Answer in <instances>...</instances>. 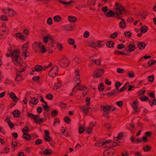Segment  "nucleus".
<instances>
[{"instance_id": "f257e3e1", "label": "nucleus", "mask_w": 156, "mask_h": 156, "mask_svg": "<svg viewBox=\"0 0 156 156\" xmlns=\"http://www.w3.org/2000/svg\"><path fill=\"white\" fill-rule=\"evenodd\" d=\"M113 10L115 13V16L117 19H121L120 16L124 15L126 12L124 7L121 4L116 2L115 4Z\"/></svg>"}, {"instance_id": "f03ea898", "label": "nucleus", "mask_w": 156, "mask_h": 156, "mask_svg": "<svg viewBox=\"0 0 156 156\" xmlns=\"http://www.w3.org/2000/svg\"><path fill=\"white\" fill-rule=\"evenodd\" d=\"M12 60L14 64L19 66L20 68L18 70L19 73L24 72L26 70L27 65L25 63L23 62L20 57L15 58V60Z\"/></svg>"}, {"instance_id": "7ed1b4c3", "label": "nucleus", "mask_w": 156, "mask_h": 156, "mask_svg": "<svg viewBox=\"0 0 156 156\" xmlns=\"http://www.w3.org/2000/svg\"><path fill=\"white\" fill-rule=\"evenodd\" d=\"M34 50L37 52L44 53L46 51L44 45L41 43H34L32 45Z\"/></svg>"}, {"instance_id": "20e7f679", "label": "nucleus", "mask_w": 156, "mask_h": 156, "mask_svg": "<svg viewBox=\"0 0 156 156\" xmlns=\"http://www.w3.org/2000/svg\"><path fill=\"white\" fill-rule=\"evenodd\" d=\"M58 68L57 66H54L48 72V75L51 77H55L58 74Z\"/></svg>"}, {"instance_id": "39448f33", "label": "nucleus", "mask_w": 156, "mask_h": 156, "mask_svg": "<svg viewBox=\"0 0 156 156\" xmlns=\"http://www.w3.org/2000/svg\"><path fill=\"white\" fill-rule=\"evenodd\" d=\"M105 70L103 69H100L95 70L93 74V76L95 78L100 77L104 73Z\"/></svg>"}, {"instance_id": "423d86ee", "label": "nucleus", "mask_w": 156, "mask_h": 156, "mask_svg": "<svg viewBox=\"0 0 156 156\" xmlns=\"http://www.w3.org/2000/svg\"><path fill=\"white\" fill-rule=\"evenodd\" d=\"M29 43L27 42L24 44L22 47V56L26 57L29 55V52L27 51V49L28 47Z\"/></svg>"}, {"instance_id": "0eeeda50", "label": "nucleus", "mask_w": 156, "mask_h": 156, "mask_svg": "<svg viewBox=\"0 0 156 156\" xmlns=\"http://www.w3.org/2000/svg\"><path fill=\"white\" fill-rule=\"evenodd\" d=\"M102 146L103 147L109 148L112 147L116 146L117 145L116 144H112L111 141L108 140L104 142H103Z\"/></svg>"}, {"instance_id": "6e6552de", "label": "nucleus", "mask_w": 156, "mask_h": 156, "mask_svg": "<svg viewBox=\"0 0 156 156\" xmlns=\"http://www.w3.org/2000/svg\"><path fill=\"white\" fill-rule=\"evenodd\" d=\"M115 151L113 148H110L106 149L104 152V154L106 156H112L115 153Z\"/></svg>"}, {"instance_id": "1a4fd4ad", "label": "nucleus", "mask_w": 156, "mask_h": 156, "mask_svg": "<svg viewBox=\"0 0 156 156\" xmlns=\"http://www.w3.org/2000/svg\"><path fill=\"white\" fill-rule=\"evenodd\" d=\"M20 51L18 50L15 49L11 52L12 60H15V58L20 57Z\"/></svg>"}, {"instance_id": "9d476101", "label": "nucleus", "mask_w": 156, "mask_h": 156, "mask_svg": "<svg viewBox=\"0 0 156 156\" xmlns=\"http://www.w3.org/2000/svg\"><path fill=\"white\" fill-rule=\"evenodd\" d=\"M75 77L74 78L75 81L76 82V84L79 85L80 82V75L79 70L78 69H76L75 71Z\"/></svg>"}, {"instance_id": "9b49d317", "label": "nucleus", "mask_w": 156, "mask_h": 156, "mask_svg": "<svg viewBox=\"0 0 156 156\" xmlns=\"http://www.w3.org/2000/svg\"><path fill=\"white\" fill-rule=\"evenodd\" d=\"M69 63L68 60L67 58H65L61 60L60 65L62 67L65 68L68 66Z\"/></svg>"}, {"instance_id": "f8f14e48", "label": "nucleus", "mask_w": 156, "mask_h": 156, "mask_svg": "<svg viewBox=\"0 0 156 156\" xmlns=\"http://www.w3.org/2000/svg\"><path fill=\"white\" fill-rule=\"evenodd\" d=\"M112 106H101V111L103 112H108L111 110Z\"/></svg>"}, {"instance_id": "ddd939ff", "label": "nucleus", "mask_w": 156, "mask_h": 156, "mask_svg": "<svg viewBox=\"0 0 156 156\" xmlns=\"http://www.w3.org/2000/svg\"><path fill=\"white\" fill-rule=\"evenodd\" d=\"M9 95L10 98L12 99L14 101L17 102L19 100L18 98L16 96L14 93H10L9 94Z\"/></svg>"}, {"instance_id": "4468645a", "label": "nucleus", "mask_w": 156, "mask_h": 156, "mask_svg": "<svg viewBox=\"0 0 156 156\" xmlns=\"http://www.w3.org/2000/svg\"><path fill=\"white\" fill-rule=\"evenodd\" d=\"M146 44L145 43L143 42H137V47L140 50H142L144 49L145 47Z\"/></svg>"}, {"instance_id": "2eb2a0df", "label": "nucleus", "mask_w": 156, "mask_h": 156, "mask_svg": "<svg viewBox=\"0 0 156 156\" xmlns=\"http://www.w3.org/2000/svg\"><path fill=\"white\" fill-rule=\"evenodd\" d=\"M105 16L108 17H114L116 18L115 16V12L110 10L109 11H108L105 14Z\"/></svg>"}, {"instance_id": "dca6fc26", "label": "nucleus", "mask_w": 156, "mask_h": 156, "mask_svg": "<svg viewBox=\"0 0 156 156\" xmlns=\"http://www.w3.org/2000/svg\"><path fill=\"white\" fill-rule=\"evenodd\" d=\"M80 110L82 111L85 114H87V113L89 112V108H86L84 106H81L80 107Z\"/></svg>"}, {"instance_id": "f3484780", "label": "nucleus", "mask_w": 156, "mask_h": 156, "mask_svg": "<svg viewBox=\"0 0 156 156\" xmlns=\"http://www.w3.org/2000/svg\"><path fill=\"white\" fill-rule=\"evenodd\" d=\"M121 21L119 23V26L120 28L124 29L126 26V22L122 18L121 19Z\"/></svg>"}, {"instance_id": "a211bd4d", "label": "nucleus", "mask_w": 156, "mask_h": 156, "mask_svg": "<svg viewBox=\"0 0 156 156\" xmlns=\"http://www.w3.org/2000/svg\"><path fill=\"white\" fill-rule=\"evenodd\" d=\"M44 132L45 135L44 137V140L46 141L49 142L51 140L49 136V133L47 130H45Z\"/></svg>"}, {"instance_id": "6ab92c4d", "label": "nucleus", "mask_w": 156, "mask_h": 156, "mask_svg": "<svg viewBox=\"0 0 156 156\" xmlns=\"http://www.w3.org/2000/svg\"><path fill=\"white\" fill-rule=\"evenodd\" d=\"M64 28L65 30L67 31H72L74 27L73 26L66 25L64 26Z\"/></svg>"}, {"instance_id": "aec40b11", "label": "nucleus", "mask_w": 156, "mask_h": 156, "mask_svg": "<svg viewBox=\"0 0 156 156\" xmlns=\"http://www.w3.org/2000/svg\"><path fill=\"white\" fill-rule=\"evenodd\" d=\"M68 18L69 21L70 22L75 23L77 20L76 18L75 17L72 16H69Z\"/></svg>"}, {"instance_id": "412c9836", "label": "nucleus", "mask_w": 156, "mask_h": 156, "mask_svg": "<svg viewBox=\"0 0 156 156\" xmlns=\"http://www.w3.org/2000/svg\"><path fill=\"white\" fill-rule=\"evenodd\" d=\"M39 116V115H35L34 118L33 120L35 123L40 125V118Z\"/></svg>"}, {"instance_id": "4be33fe9", "label": "nucleus", "mask_w": 156, "mask_h": 156, "mask_svg": "<svg viewBox=\"0 0 156 156\" xmlns=\"http://www.w3.org/2000/svg\"><path fill=\"white\" fill-rule=\"evenodd\" d=\"M43 69V67L42 66L39 65H37L35 67L34 69L33 70V72L36 71L37 72L40 71Z\"/></svg>"}, {"instance_id": "5701e85b", "label": "nucleus", "mask_w": 156, "mask_h": 156, "mask_svg": "<svg viewBox=\"0 0 156 156\" xmlns=\"http://www.w3.org/2000/svg\"><path fill=\"white\" fill-rule=\"evenodd\" d=\"M135 49V46L132 44H130L128 47V51L130 52L133 51Z\"/></svg>"}, {"instance_id": "b1692460", "label": "nucleus", "mask_w": 156, "mask_h": 156, "mask_svg": "<svg viewBox=\"0 0 156 156\" xmlns=\"http://www.w3.org/2000/svg\"><path fill=\"white\" fill-rule=\"evenodd\" d=\"M16 37L21 40H24L25 37L21 33H18L16 34Z\"/></svg>"}, {"instance_id": "393cba45", "label": "nucleus", "mask_w": 156, "mask_h": 156, "mask_svg": "<svg viewBox=\"0 0 156 156\" xmlns=\"http://www.w3.org/2000/svg\"><path fill=\"white\" fill-rule=\"evenodd\" d=\"M148 30V27L145 26H142L140 28V32L143 33H146Z\"/></svg>"}, {"instance_id": "a878e982", "label": "nucleus", "mask_w": 156, "mask_h": 156, "mask_svg": "<svg viewBox=\"0 0 156 156\" xmlns=\"http://www.w3.org/2000/svg\"><path fill=\"white\" fill-rule=\"evenodd\" d=\"M52 153V151L49 149H45L44 151V154L45 155H50Z\"/></svg>"}, {"instance_id": "bb28decb", "label": "nucleus", "mask_w": 156, "mask_h": 156, "mask_svg": "<svg viewBox=\"0 0 156 156\" xmlns=\"http://www.w3.org/2000/svg\"><path fill=\"white\" fill-rule=\"evenodd\" d=\"M151 146L149 145H147L143 148V149L145 152L149 151H151Z\"/></svg>"}, {"instance_id": "cd10ccee", "label": "nucleus", "mask_w": 156, "mask_h": 156, "mask_svg": "<svg viewBox=\"0 0 156 156\" xmlns=\"http://www.w3.org/2000/svg\"><path fill=\"white\" fill-rule=\"evenodd\" d=\"M61 19V17L58 15L55 16L53 17V20L55 22H59Z\"/></svg>"}, {"instance_id": "c85d7f7f", "label": "nucleus", "mask_w": 156, "mask_h": 156, "mask_svg": "<svg viewBox=\"0 0 156 156\" xmlns=\"http://www.w3.org/2000/svg\"><path fill=\"white\" fill-rule=\"evenodd\" d=\"M30 102L33 104L36 105L38 103V100L36 98H33L31 99Z\"/></svg>"}, {"instance_id": "c756f323", "label": "nucleus", "mask_w": 156, "mask_h": 156, "mask_svg": "<svg viewBox=\"0 0 156 156\" xmlns=\"http://www.w3.org/2000/svg\"><path fill=\"white\" fill-rule=\"evenodd\" d=\"M20 114V112L18 110H15L12 113L13 115L15 117H19Z\"/></svg>"}, {"instance_id": "7c9ffc66", "label": "nucleus", "mask_w": 156, "mask_h": 156, "mask_svg": "<svg viewBox=\"0 0 156 156\" xmlns=\"http://www.w3.org/2000/svg\"><path fill=\"white\" fill-rule=\"evenodd\" d=\"M62 83L61 81H58L57 83H55L54 88L56 89H58L61 87Z\"/></svg>"}, {"instance_id": "2f4dec72", "label": "nucleus", "mask_w": 156, "mask_h": 156, "mask_svg": "<svg viewBox=\"0 0 156 156\" xmlns=\"http://www.w3.org/2000/svg\"><path fill=\"white\" fill-rule=\"evenodd\" d=\"M15 80L16 81L18 82L20 81L23 80V77L20 74H17Z\"/></svg>"}, {"instance_id": "473e14b6", "label": "nucleus", "mask_w": 156, "mask_h": 156, "mask_svg": "<svg viewBox=\"0 0 156 156\" xmlns=\"http://www.w3.org/2000/svg\"><path fill=\"white\" fill-rule=\"evenodd\" d=\"M23 136L24 138L27 140H29L31 139V136L28 133L23 134Z\"/></svg>"}, {"instance_id": "72a5a7b5", "label": "nucleus", "mask_w": 156, "mask_h": 156, "mask_svg": "<svg viewBox=\"0 0 156 156\" xmlns=\"http://www.w3.org/2000/svg\"><path fill=\"white\" fill-rule=\"evenodd\" d=\"M68 42L70 45H74L75 43V40L72 38H69L68 39Z\"/></svg>"}, {"instance_id": "f704fd0d", "label": "nucleus", "mask_w": 156, "mask_h": 156, "mask_svg": "<svg viewBox=\"0 0 156 156\" xmlns=\"http://www.w3.org/2000/svg\"><path fill=\"white\" fill-rule=\"evenodd\" d=\"M29 131V129L27 126H25L22 129V131L23 133V134L27 133Z\"/></svg>"}, {"instance_id": "c9c22d12", "label": "nucleus", "mask_w": 156, "mask_h": 156, "mask_svg": "<svg viewBox=\"0 0 156 156\" xmlns=\"http://www.w3.org/2000/svg\"><path fill=\"white\" fill-rule=\"evenodd\" d=\"M50 35H48L47 36H44L43 37V42L45 43H47L50 37Z\"/></svg>"}, {"instance_id": "e433bc0d", "label": "nucleus", "mask_w": 156, "mask_h": 156, "mask_svg": "<svg viewBox=\"0 0 156 156\" xmlns=\"http://www.w3.org/2000/svg\"><path fill=\"white\" fill-rule=\"evenodd\" d=\"M156 63V61L155 60H150L147 63L148 65L149 66H151L153 65Z\"/></svg>"}, {"instance_id": "4c0bfd02", "label": "nucleus", "mask_w": 156, "mask_h": 156, "mask_svg": "<svg viewBox=\"0 0 156 156\" xmlns=\"http://www.w3.org/2000/svg\"><path fill=\"white\" fill-rule=\"evenodd\" d=\"M47 23L49 25H51L53 24V21L51 17H49L47 20Z\"/></svg>"}, {"instance_id": "58836bf2", "label": "nucleus", "mask_w": 156, "mask_h": 156, "mask_svg": "<svg viewBox=\"0 0 156 156\" xmlns=\"http://www.w3.org/2000/svg\"><path fill=\"white\" fill-rule=\"evenodd\" d=\"M114 45V43L113 42L110 41L107 42L106 44V45L109 48L113 47Z\"/></svg>"}, {"instance_id": "ea45409f", "label": "nucleus", "mask_w": 156, "mask_h": 156, "mask_svg": "<svg viewBox=\"0 0 156 156\" xmlns=\"http://www.w3.org/2000/svg\"><path fill=\"white\" fill-rule=\"evenodd\" d=\"M56 47L59 51H61L63 48L62 44L59 43H57Z\"/></svg>"}, {"instance_id": "a19ab883", "label": "nucleus", "mask_w": 156, "mask_h": 156, "mask_svg": "<svg viewBox=\"0 0 156 156\" xmlns=\"http://www.w3.org/2000/svg\"><path fill=\"white\" fill-rule=\"evenodd\" d=\"M118 33L117 32H115L110 35V37L111 38L114 39L118 36Z\"/></svg>"}, {"instance_id": "79ce46f5", "label": "nucleus", "mask_w": 156, "mask_h": 156, "mask_svg": "<svg viewBox=\"0 0 156 156\" xmlns=\"http://www.w3.org/2000/svg\"><path fill=\"white\" fill-rule=\"evenodd\" d=\"M147 79L148 81L152 82L154 80V76L153 75H151V76H149L147 77Z\"/></svg>"}, {"instance_id": "37998d69", "label": "nucleus", "mask_w": 156, "mask_h": 156, "mask_svg": "<svg viewBox=\"0 0 156 156\" xmlns=\"http://www.w3.org/2000/svg\"><path fill=\"white\" fill-rule=\"evenodd\" d=\"M9 16H11L15 15L16 14V12L11 9H9Z\"/></svg>"}, {"instance_id": "c03bdc74", "label": "nucleus", "mask_w": 156, "mask_h": 156, "mask_svg": "<svg viewBox=\"0 0 156 156\" xmlns=\"http://www.w3.org/2000/svg\"><path fill=\"white\" fill-rule=\"evenodd\" d=\"M43 107L44 109L46 111H48L49 110V108L47 105V103L46 102H45V105H43Z\"/></svg>"}, {"instance_id": "a18cd8bd", "label": "nucleus", "mask_w": 156, "mask_h": 156, "mask_svg": "<svg viewBox=\"0 0 156 156\" xmlns=\"http://www.w3.org/2000/svg\"><path fill=\"white\" fill-rule=\"evenodd\" d=\"M149 103L151 106H152L154 105H156V99L154 98L153 101L150 100Z\"/></svg>"}, {"instance_id": "49530a36", "label": "nucleus", "mask_w": 156, "mask_h": 156, "mask_svg": "<svg viewBox=\"0 0 156 156\" xmlns=\"http://www.w3.org/2000/svg\"><path fill=\"white\" fill-rule=\"evenodd\" d=\"M123 135V134L122 133H119L118 136L116 138L115 140L116 141H118L122 137Z\"/></svg>"}, {"instance_id": "de8ad7c7", "label": "nucleus", "mask_w": 156, "mask_h": 156, "mask_svg": "<svg viewBox=\"0 0 156 156\" xmlns=\"http://www.w3.org/2000/svg\"><path fill=\"white\" fill-rule=\"evenodd\" d=\"M64 120V121L65 122H66L68 124H69L71 121L70 119L68 117L66 116V117H65Z\"/></svg>"}, {"instance_id": "09e8293b", "label": "nucleus", "mask_w": 156, "mask_h": 156, "mask_svg": "<svg viewBox=\"0 0 156 156\" xmlns=\"http://www.w3.org/2000/svg\"><path fill=\"white\" fill-rule=\"evenodd\" d=\"M124 34L125 36L128 37H130L131 36L132 33L130 32H126Z\"/></svg>"}, {"instance_id": "8fccbe9b", "label": "nucleus", "mask_w": 156, "mask_h": 156, "mask_svg": "<svg viewBox=\"0 0 156 156\" xmlns=\"http://www.w3.org/2000/svg\"><path fill=\"white\" fill-rule=\"evenodd\" d=\"M58 112L56 110L53 111L51 113V115L53 117H55L58 114Z\"/></svg>"}, {"instance_id": "3c124183", "label": "nucleus", "mask_w": 156, "mask_h": 156, "mask_svg": "<svg viewBox=\"0 0 156 156\" xmlns=\"http://www.w3.org/2000/svg\"><path fill=\"white\" fill-rule=\"evenodd\" d=\"M78 90H86V87L83 86H81L77 89Z\"/></svg>"}, {"instance_id": "603ef678", "label": "nucleus", "mask_w": 156, "mask_h": 156, "mask_svg": "<svg viewBox=\"0 0 156 156\" xmlns=\"http://www.w3.org/2000/svg\"><path fill=\"white\" fill-rule=\"evenodd\" d=\"M103 115L104 116L107 118H109V112H103Z\"/></svg>"}, {"instance_id": "864d4df0", "label": "nucleus", "mask_w": 156, "mask_h": 156, "mask_svg": "<svg viewBox=\"0 0 156 156\" xmlns=\"http://www.w3.org/2000/svg\"><path fill=\"white\" fill-rule=\"evenodd\" d=\"M128 76L129 78H133L134 77L135 75L133 72H129L128 73Z\"/></svg>"}, {"instance_id": "5fc2aeb1", "label": "nucleus", "mask_w": 156, "mask_h": 156, "mask_svg": "<svg viewBox=\"0 0 156 156\" xmlns=\"http://www.w3.org/2000/svg\"><path fill=\"white\" fill-rule=\"evenodd\" d=\"M140 100L142 101H145L148 99V97L146 96H142L140 98Z\"/></svg>"}, {"instance_id": "6e6d98bb", "label": "nucleus", "mask_w": 156, "mask_h": 156, "mask_svg": "<svg viewBox=\"0 0 156 156\" xmlns=\"http://www.w3.org/2000/svg\"><path fill=\"white\" fill-rule=\"evenodd\" d=\"M84 132V129L83 127L80 126L79 128V132L80 134L83 133Z\"/></svg>"}, {"instance_id": "4d7b16f0", "label": "nucleus", "mask_w": 156, "mask_h": 156, "mask_svg": "<svg viewBox=\"0 0 156 156\" xmlns=\"http://www.w3.org/2000/svg\"><path fill=\"white\" fill-rule=\"evenodd\" d=\"M46 98L50 100H51L53 98V95L51 94H47L46 95Z\"/></svg>"}, {"instance_id": "13d9d810", "label": "nucleus", "mask_w": 156, "mask_h": 156, "mask_svg": "<svg viewBox=\"0 0 156 156\" xmlns=\"http://www.w3.org/2000/svg\"><path fill=\"white\" fill-rule=\"evenodd\" d=\"M117 71L119 73H123L124 72V70L123 69L119 68L117 69Z\"/></svg>"}, {"instance_id": "bf43d9fd", "label": "nucleus", "mask_w": 156, "mask_h": 156, "mask_svg": "<svg viewBox=\"0 0 156 156\" xmlns=\"http://www.w3.org/2000/svg\"><path fill=\"white\" fill-rule=\"evenodd\" d=\"M126 84L122 88H121V89L119 90V92H122L126 89L127 84H129V83H126Z\"/></svg>"}, {"instance_id": "052dcab7", "label": "nucleus", "mask_w": 156, "mask_h": 156, "mask_svg": "<svg viewBox=\"0 0 156 156\" xmlns=\"http://www.w3.org/2000/svg\"><path fill=\"white\" fill-rule=\"evenodd\" d=\"M104 89V85L103 84H100L98 86V89L99 90L102 91Z\"/></svg>"}, {"instance_id": "680f3d73", "label": "nucleus", "mask_w": 156, "mask_h": 156, "mask_svg": "<svg viewBox=\"0 0 156 156\" xmlns=\"http://www.w3.org/2000/svg\"><path fill=\"white\" fill-rule=\"evenodd\" d=\"M90 98L89 97H87L86 99V105L88 106L90 104Z\"/></svg>"}, {"instance_id": "e2e57ef3", "label": "nucleus", "mask_w": 156, "mask_h": 156, "mask_svg": "<svg viewBox=\"0 0 156 156\" xmlns=\"http://www.w3.org/2000/svg\"><path fill=\"white\" fill-rule=\"evenodd\" d=\"M125 46L123 44H120L118 45L117 48L118 49H122L124 48Z\"/></svg>"}, {"instance_id": "0e129e2a", "label": "nucleus", "mask_w": 156, "mask_h": 156, "mask_svg": "<svg viewBox=\"0 0 156 156\" xmlns=\"http://www.w3.org/2000/svg\"><path fill=\"white\" fill-rule=\"evenodd\" d=\"M146 91L145 90H141L138 92V94L139 95H142L144 94Z\"/></svg>"}, {"instance_id": "69168bd1", "label": "nucleus", "mask_w": 156, "mask_h": 156, "mask_svg": "<svg viewBox=\"0 0 156 156\" xmlns=\"http://www.w3.org/2000/svg\"><path fill=\"white\" fill-rule=\"evenodd\" d=\"M102 41H98L97 42V46L98 47L101 48L102 46Z\"/></svg>"}, {"instance_id": "338daca9", "label": "nucleus", "mask_w": 156, "mask_h": 156, "mask_svg": "<svg viewBox=\"0 0 156 156\" xmlns=\"http://www.w3.org/2000/svg\"><path fill=\"white\" fill-rule=\"evenodd\" d=\"M76 62L78 64H80L81 62V59L78 58H75Z\"/></svg>"}, {"instance_id": "774afa93", "label": "nucleus", "mask_w": 156, "mask_h": 156, "mask_svg": "<svg viewBox=\"0 0 156 156\" xmlns=\"http://www.w3.org/2000/svg\"><path fill=\"white\" fill-rule=\"evenodd\" d=\"M92 130V129L91 127H88L86 130L87 133H91Z\"/></svg>"}]
</instances>
